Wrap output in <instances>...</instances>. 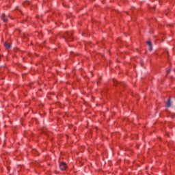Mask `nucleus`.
I'll use <instances>...</instances> for the list:
<instances>
[{"instance_id":"obj_5","label":"nucleus","mask_w":175,"mask_h":175,"mask_svg":"<svg viewBox=\"0 0 175 175\" xmlns=\"http://www.w3.org/2000/svg\"><path fill=\"white\" fill-rule=\"evenodd\" d=\"M4 46H5V47H6V49H10V44H9L8 42H5Z\"/></svg>"},{"instance_id":"obj_2","label":"nucleus","mask_w":175,"mask_h":175,"mask_svg":"<svg viewBox=\"0 0 175 175\" xmlns=\"http://www.w3.org/2000/svg\"><path fill=\"white\" fill-rule=\"evenodd\" d=\"M1 18L4 23H8V17L5 16V14H3V15L1 16Z\"/></svg>"},{"instance_id":"obj_4","label":"nucleus","mask_w":175,"mask_h":175,"mask_svg":"<svg viewBox=\"0 0 175 175\" xmlns=\"http://www.w3.org/2000/svg\"><path fill=\"white\" fill-rule=\"evenodd\" d=\"M147 44L149 45V50L150 51H152V44L151 43L150 41L147 42Z\"/></svg>"},{"instance_id":"obj_1","label":"nucleus","mask_w":175,"mask_h":175,"mask_svg":"<svg viewBox=\"0 0 175 175\" xmlns=\"http://www.w3.org/2000/svg\"><path fill=\"white\" fill-rule=\"evenodd\" d=\"M66 167H68V166L66 165V163L65 162L60 163L59 168L61 170H66Z\"/></svg>"},{"instance_id":"obj_3","label":"nucleus","mask_w":175,"mask_h":175,"mask_svg":"<svg viewBox=\"0 0 175 175\" xmlns=\"http://www.w3.org/2000/svg\"><path fill=\"white\" fill-rule=\"evenodd\" d=\"M172 106V101H170V98H168L166 102V107H170Z\"/></svg>"}]
</instances>
